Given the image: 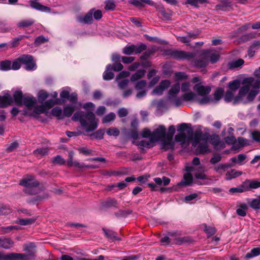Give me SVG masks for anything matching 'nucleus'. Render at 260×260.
<instances>
[{
  "label": "nucleus",
  "instance_id": "obj_19",
  "mask_svg": "<svg viewBox=\"0 0 260 260\" xmlns=\"http://www.w3.org/2000/svg\"><path fill=\"white\" fill-rule=\"evenodd\" d=\"M248 207V205L246 203H241L237 206L236 213L239 216L245 217L247 214Z\"/></svg>",
  "mask_w": 260,
  "mask_h": 260
},
{
  "label": "nucleus",
  "instance_id": "obj_38",
  "mask_svg": "<svg viewBox=\"0 0 260 260\" xmlns=\"http://www.w3.org/2000/svg\"><path fill=\"white\" fill-rule=\"evenodd\" d=\"M94 9H91L82 18V21L85 23H91L93 21L92 15Z\"/></svg>",
  "mask_w": 260,
  "mask_h": 260
},
{
  "label": "nucleus",
  "instance_id": "obj_63",
  "mask_svg": "<svg viewBox=\"0 0 260 260\" xmlns=\"http://www.w3.org/2000/svg\"><path fill=\"white\" fill-rule=\"evenodd\" d=\"M117 114L119 117H124L128 115V111L126 108H121L118 109Z\"/></svg>",
  "mask_w": 260,
  "mask_h": 260
},
{
  "label": "nucleus",
  "instance_id": "obj_18",
  "mask_svg": "<svg viewBox=\"0 0 260 260\" xmlns=\"http://www.w3.org/2000/svg\"><path fill=\"white\" fill-rule=\"evenodd\" d=\"M232 167H233V164L230 162L226 164H219L218 165L214 166L213 168L216 172L218 174H222L226 170V169Z\"/></svg>",
  "mask_w": 260,
  "mask_h": 260
},
{
  "label": "nucleus",
  "instance_id": "obj_8",
  "mask_svg": "<svg viewBox=\"0 0 260 260\" xmlns=\"http://www.w3.org/2000/svg\"><path fill=\"white\" fill-rule=\"evenodd\" d=\"M194 169V167L191 166H186L185 170L187 173L184 174L183 180L178 183L177 185L182 186H187L191 185L193 181V178L191 173L192 172Z\"/></svg>",
  "mask_w": 260,
  "mask_h": 260
},
{
  "label": "nucleus",
  "instance_id": "obj_45",
  "mask_svg": "<svg viewBox=\"0 0 260 260\" xmlns=\"http://www.w3.org/2000/svg\"><path fill=\"white\" fill-rule=\"evenodd\" d=\"M203 230L208 235V237L212 236L216 232V229L213 226H208L205 224L203 225Z\"/></svg>",
  "mask_w": 260,
  "mask_h": 260
},
{
  "label": "nucleus",
  "instance_id": "obj_35",
  "mask_svg": "<svg viewBox=\"0 0 260 260\" xmlns=\"http://www.w3.org/2000/svg\"><path fill=\"white\" fill-rule=\"evenodd\" d=\"M35 23V20L32 19H24L19 21L17 23L19 27H28L32 25Z\"/></svg>",
  "mask_w": 260,
  "mask_h": 260
},
{
  "label": "nucleus",
  "instance_id": "obj_53",
  "mask_svg": "<svg viewBox=\"0 0 260 260\" xmlns=\"http://www.w3.org/2000/svg\"><path fill=\"white\" fill-rule=\"evenodd\" d=\"M146 48V45L143 44H141L139 45H135L134 53L135 54L140 53L145 50Z\"/></svg>",
  "mask_w": 260,
  "mask_h": 260
},
{
  "label": "nucleus",
  "instance_id": "obj_6",
  "mask_svg": "<svg viewBox=\"0 0 260 260\" xmlns=\"http://www.w3.org/2000/svg\"><path fill=\"white\" fill-rule=\"evenodd\" d=\"M61 104L59 99L56 100H49L44 103L42 105L38 106L34 108V115L36 116H38L40 114L45 113L47 114L48 110L52 108L55 104Z\"/></svg>",
  "mask_w": 260,
  "mask_h": 260
},
{
  "label": "nucleus",
  "instance_id": "obj_55",
  "mask_svg": "<svg viewBox=\"0 0 260 260\" xmlns=\"http://www.w3.org/2000/svg\"><path fill=\"white\" fill-rule=\"evenodd\" d=\"M105 8L107 10H113L116 7L113 0H108L105 2Z\"/></svg>",
  "mask_w": 260,
  "mask_h": 260
},
{
  "label": "nucleus",
  "instance_id": "obj_15",
  "mask_svg": "<svg viewBox=\"0 0 260 260\" xmlns=\"http://www.w3.org/2000/svg\"><path fill=\"white\" fill-rule=\"evenodd\" d=\"M83 135L89 136L91 140H101L103 138L104 131H83Z\"/></svg>",
  "mask_w": 260,
  "mask_h": 260
},
{
  "label": "nucleus",
  "instance_id": "obj_40",
  "mask_svg": "<svg viewBox=\"0 0 260 260\" xmlns=\"http://www.w3.org/2000/svg\"><path fill=\"white\" fill-rule=\"evenodd\" d=\"M0 70L2 71L11 70V61L9 60L0 61Z\"/></svg>",
  "mask_w": 260,
  "mask_h": 260
},
{
  "label": "nucleus",
  "instance_id": "obj_27",
  "mask_svg": "<svg viewBox=\"0 0 260 260\" xmlns=\"http://www.w3.org/2000/svg\"><path fill=\"white\" fill-rule=\"evenodd\" d=\"M24 95L21 91H16L14 93L13 98L15 103L17 105H22V100Z\"/></svg>",
  "mask_w": 260,
  "mask_h": 260
},
{
  "label": "nucleus",
  "instance_id": "obj_37",
  "mask_svg": "<svg viewBox=\"0 0 260 260\" xmlns=\"http://www.w3.org/2000/svg\"><path fill=\"white\" fill-rule=\"evenodd\" d=\"M52 114L59 119L63 118V112L60 107H56L52 109Z\"/></svg>",
  "mask_w": 260,
  "mask_h": 260
},
{
  "label": "nucleus",
  "instance_id": "obj_11",
  "mask_svg": "<svg viewBox=\"0 0 260 260\" xmlns=\"http://www.w3.org/2000/svg\"><path fill=\"white\" fill-rule=\"evenodd\" d=\"M13 258L16 260H34L36 257L35 250H28L27 253H11Z\"/></svg>",
  "mask_w": 260,
  "mask_h": 260
},
{
  "label": "nucleus",
  "instance_id": "obj_46",
  "mask_svg": "<svg viewBox=\"0 0 260 260\" xmlns=\"http://www.w3.org/2000/svg\"><path fill=\"white\" fill-rule=\"evenodd\" d=\"M249 206L254 209H260V196L249 202Z\"/></svg>",
  "mask_w": 260,
  "mask_h": 260
},
{
  "label": "nucleus",
  "instance_id": "obj_32",
  "mask_svg": "<svg viewBox=\"0 0 260 260\" xmlns=\"http://www.w3.org/2000/svg\"><path fill=\"white\" fill-rule=\"evenodd\" d=\"M196 94L193 92L185 93L182 95V99L185 101H197Z\"/></svg>",
  "mask_w": 260,
  "mask_h": 260
},
{
  "label": "nucleus",
  "instance_id": "obj_22",
  "mask_svg": "<svg viewBox=\"0 0 260 260\" xmlns=\"http://www.w3.org/2000/svg\"><path fill=\"white\" fill-rule=\"evenodd\" d=\"M204 55L206 58H208V62L210 61L212 63H215L218 59V55L215 53L211 52L209 50H207L204 53Z\"/></svg>",
  "mask_w": 260,
  "mask_h": 260
},
{
  "label": "nucleus",
  "instance_id": "obj_31",
  "mask_svg": "<svg viewBox=\"0 0 260 260\" xmlns=\"http://www.w3.org/2000/svg\"><path fill=\"white\" fill-rule=\"evenodd\" d=\"M118 204L117 201L112 198H109L102 203V206L104 208L116 207Z\"/></svg>",
  "mask_w": 260,
  "mask_h": 260
},
{
  "label": "nucleus",
  "instance_id": "obj_16",
  "mask_svg": "<svg viewBox=\"0 0 260 260\" xmlns=\"http://www.w3.org/2000/svg\"><path fill=\"white\" fill-rule=\"evenodd\" d=\"M30 7L37 10L42 12H48L50 11V8L47 6L42 5L39 3L37 0L29 1Z\"/></svg>",
  "mask_w": 260,
  "mask_h": 260
},
{
  "label": "nucleus",
  "instance_id": "obj_4",
  "mask_svg": "<svg viewBox=\"0 0 260 260\" xmlns=\"http://www.w3.org/2000/svg\"><path fill=\"white\" fill-rule=\"evenodd\" d=\"M94 107V105L91 102L85 104L83 108L87 112L84 113L81 111H77L74 114L72 119L74 121H79L86 130H95L98 127V120L92 112Z\"/></svg>",
  "mask_w": 260,
  "mask_h": 260
},
{
  "label": "nucleus",
  "instance_id": "obj_44",
  "mask_svg": "<svg viewBox=\"0 0 260 260\" xmlns=\"http://www.w3.org/2000/svg\"><path fill=\"white\" fill-rule=\"evenodd\" d=\"M74 111V107L73 106H67L64 108L63 112V118L69 117L73 114Z\"/></svg>",
  "mask_w": 260,
  "mask_h": 260
},
{
  "label": "nucleus",
  "instance_id": "obj_14",
  "mask_svg": "<svg viewBox=\"0 0 260 260\" xmlns=\"http://www.w3.org/2000/svg\"><path fill=\"white\" fill-rule=\"evenodd\" d=\"M193 90L199 95L204 96L208 95L211 91V88L209 86H204L201 83H198L193 86Z\"/></svg>",
  "mask_w": 260,
  "mask_h": 260
},
{
  "label": "nucleus",
  "instance_id": "obj_54",
  "mask_svg": "<svg viewBox=\"0 0 260 260\" xmlns=\"http://www.w3.org/2000/svg\"><path fill=\"white\" fill-rule=\"evenodd\" d=\"M19 144L16 141H14L8 145L6 148L7 152H11L16 149L18 147Z\"/></svg>",
  "mask_w": 260,
  "mask_h": 260
},
{
  "label": "nucleus",
  "instance_id": "obj_49",
  "mask_svg": "<svg viewBox=\"0 0 260 260\" xmlns=\"http://www.w3.org/2000/svg\"><path fill=\"white\" fill-rule=\"evenodd\" d=\"M135 45H132L125 47L123 50L122 52L126 55H131L134 53Z\"/></svg>",
  "mask_w": 260,
  "mask_h": 260
},
{
  "label": "nucleus",
  "instance_id": "obj_5",
  "mask_svg": "<svg viewBox=\"0 0 260 260\" xmlns=\"http://www.w3.org/2000/svg\"><path fill=\"white\" fill-rule=\"evenodd\" d=\"M19 184L25 187L24 192L30 194H35L38 192V187L39 185L34 176H27L23 178Z\"/></svg>",
  "mask_w": 260,
  "mask_h": 260
},
{
  "label": "nucleus",
  "instance_id": "obj_10",
  "mask_svg": "<svg viewBox=\"0 0 260 260\" xmlns=\"http://www.w3.org/2000/svg\"><path fill=\"white\" fill-rule=\"evenodd\" d=\"M169 54L172 57L177 59H189L194 57L193 53L187 52L183 51H170Z\"/></svg>",
  "mask_w": 260,
  "mask_h": 260
},
{
  "label": "nucleus",
  "instance_id": "obj_58",
  "mask_svg": "<svg viewBox=\"0 0 260 260\" xmlns=\"http://www.w3.org/2000/svg\"><path fill=\"white\" fill-rule=\"evenodd\" d=\"M187 76L184 72H177L175 74V80L178 81L186 78Z\"/></svg>",
  "mask_w": 260,
  "mask_h": 260
},
{
  "label": "nucleus",
  "instance_id": "obj_62",
  "mask_svg": "<svg viewBox=\"0 0 260 260\" xmlns=\"http://www.w3.org/2000/svg\"><path fill=\"white\" fill-rule=\"evenodd\" d=\"M198 197V194L196 193H193L189 195L186 196L184 198V201L186 203H189L191 201L196 199Z\"/></svg>",
  "mask_w": 260,
  "mask_h": 260
},
{
  "label": "nucleus",
  "instance_id": "obj_52",
  "mask_svg": "<svg viewBox=\"0 0 260 260\" xmlns=\"http://www.w3.org/2000/svg\"><path fill=\"white\" fill-rule=\"evenodd\" d=\"M106 236L110 239L112 240H118L116 236V233L109 230H104Z\"/></svg>",
  "mask_w": 260,
  "mask_h": 260
},
{
  "label": "nucleus",
  "instance_id": "obj_59",
  "mask_svg": "<svg viewBox=\"0 0 260 260\" xmlns=\"http://www.w3.org/2000/svg\"><path fill=\"white\" fill-rule=\"evenodd\" d=\"M249 187L250 188L256 189L260 187V181L256 180H249Z\"/></svg>",
  "mask_w": 260,
  "mask_h": 260
},
{
  "label": "nucleus",
  "instance_id": "obj_61",
  "mask_svg": "<svg viewBox=\"0 0 260 260\" xmlns=\"http://www.w3.org/2000/svg\"><path fill=\"white\" fill-rule=\"evenodd\" d=\"M48 94L45 91H40L39 93L38 99L39 101L43 103L45 100L48 98Z\"/></svg>",
  "mask_w": 260,
  "mask_h": 260
},
{
  "label": "nucleus",
  "instance_id": "obj_28",
  "mask_svg": "<svg viewBox=\"0 0 260 260\" xmlns=\"http://www.w3.org/2000/svg\"><path fill=\"white\" fill-rule=\"evenodd\" d=\"M168 235L172 240L174 239V240H176L177 244H181L186 241L185 237H177L178 234L177 232H169Z\"/></svg>",
  "mask_w": 260,
  "mask_h": 260
},
{
  "label": "nucleus",
  "instance_id": "obj_20",
  "mask_svg": "<svg viewBox=\"0 0 260 260\" xmlns=\"http://www.w3.org/2000/svg\"><path fill=\"white\" fill-rule=\"evenodd\" d=\"M249 144L250 143L249 140L242 137H239L238 138V141L235 144L234 146L232 147V148L234 150H238L241 147L249 145Z\"/></svg>",
  "mask_w": 260,
  "mask_h": 260
},
{
  "label": "nucleus",
  "instance_id": "obj_21",
  "mask_svg": "<svg viewBox=\"0 0 260 260\" xmlns=\"http://www.w3.org/2000/svg\"><path fill=\"white\" fill-rule=\"evenodd\" d=\"M247 156L244 154H239L237 157H233L230 159V163L233 164L234 166L235 164L243 165L245 163V159Z\"/></svg>",
  "mask_w": 260,
  "mask_h": 260
},
{
  "label": "nucleus",
  "instance_id": "obj_48",
  "mask_svg": "<svg viewBox=\"0 0 260 260\" xmlns=\"http://www.w3.org/2000/svg\"><path fill=\"white\" fill-rule=\"evenodd\" d=\"M194 128L190 123H182L177 125V130H193Z\"/></svg>",
  "mask_w": 260,
  "mask_h": 260
},
{
  "label": "nucleus",
  "instance_id": "obj_9",
  "mask_svg": "<svg viewBox=\"0 0 260 260\" xmlns=\"http://www.w3.org/2000/svg\"><path fill=\"white\" fill-rule=\"evenodd\" d=\"M20 59L21 60L22 64L25 65V69L27 71L35 70L37 68V66L34 61L31 55L25 54L20 56Z\"/></svg>",
  "mask_w": 260,
  "mask_h": 260
},
{
  "label": "nucleus",
  "instance_id": "obj_47",
  "mask_svg": "<svg viewBox=\"0 0 260 260\" xmlns=\"http://www.w3.org/2000/svg\"><path fill=\"white\" fill-rule=\"evenodd\" d=\"M235 95V92H233V91H231L228 90L226 91L225 95L224 96V100L226 102H230L233 101L234 102V100L235 98H234Z\"/></svg>",
  "mask_w": 260,
  "mask_h": 260
},
{
  "label": "nucleus",
  "instance_id": "obj_43",
  "mask_svg": "<svg viewBox=\"0 0 260 260\" xmlns=\"http://www.w3.org/2000/svg\"><path fill=\"white\" fill-rule=\"evenodd\" d=\"M116 115L114 113L110 112L108 114L105 115L102 119L103 123H108L114 120Z\"/></svg>",
  "mask_w": 260,
  "mask_h": 260
},
{
  "label": "nucleus",
  "instance_id": "obj_64",
  "mask_svg": "<svg viewBox=\"0 0 260 260\" xmlns=\"http://www.w3.org/2000/svg\"><path fill=\"white\" fill-rule=\"evenodd\" d=\"M251 136L256 142H260V131H251Z\"/></svg>",
  "mask_w": 260,
  "mask_h": 260
},
{
  "label": "nucleus",
  "instance_id": "obj_30",
  "mask_svg": "<svg viewBox=\"0 0 260 260\" xmlns=\"http://www.w3.org/2000/svg\"><path fill=\"white\" fill-rule=\"evenodd\" d=\"M208 64V58H206L204 53L202 54L201 57L196 60L194 62L195 66L200 68H204Z\"/></svg>",
  "mask_w": 260,
  "mask_h": 260
},
{
  "label": "nucleus",
  "instance_id": "obj_3",
  "mask_svg": "<svg viewBox=\"0 0 260 260\" xmlns=\"http://www.w3.org/2000/svg\"><path fill=\"white\" fill-rule=\"evenodd\" d=\"M242 84L243 85L240 88L238 94L235 97L234 105L251 102L259 92V80H255L252 77L246 78L242 81Z\"/></svg>",
  "mask_w": 260,
  "mask_h": 260
},
{
  "label": "nucleus",
  "instance_id": "obj_51",
  "mask_svg": "<svg viewBox=\"0 0 260 260\" xmlns=\"http://www.w3.org/2000/svg\"><path fill=\"white\" fill-rule=\"evenodd\" d=\"M22 64L21 60L20 59V57L15 60L13 63H11V69L13 70H17L20 69Z\"/></svg>",
  "mask_w": 260,
  "mask_h": 260
},
{
  "label": "nucleus",
  "instance_id": "obj_2",
  "mask_svg": "<svg viewBox=\"0 0 260 260\" xmlns=\"http://www.w3.org/2000/svg\"><path fill=\"white\" fill-rule=\"evenodd\" d=\"M175 136V140L182 145H188L192 143L199 153H205L208 151V143L209 142L214 146H218L220 140L218 135H209L206 131H179Z\"/></svg>",
  "mask_w": 260,
  "mask_h": 260
},
{
  "label": "nucleus",
  "instance_id": "obj_1",
  "mask_svg": "<svg viewBox=\"0 0 260 260\" xmlns=\"http://www.w3.org/2000/svg\"><path fill=\"white\" fill-rule=\"evenodd\" d=\"M131 132L133 143L140 148H150L159 142L161 148L165 150L174 149V142L173 138L175 131H142L141 134L138 133L139 131Z\"/></svg>",
  "mask_w": 260,
  "mask_h": 260
},
{
  "label": "nucleus",
  "instance_id": "obj_60",
  "mask_svg": "<svg viewBox=\"0 0 260 260\" xmlns=\"http://www.w3.org/2000/svg\"><path fill=\"white\" fill-rule=\"evenodd\" d=\"M146 85V82L145 80H141L138 81L136 85L135 88L137 90H142L144 89Z\"/></svg>",
  "mask_w": 260,
  "mask_h": 260
},
{
  "label": "nucleus",
  "instance_id": "obj_33",
  "mask_svg": "<svg viewBox=\"0 0 260 260\" xmlns=\"http://www.w3.org/2000/svg\"><path fill=\"white\" fill-rule=\"evenodd\" d=\"M244 63L242 59H238L233 60L229 63V68L231 69H236L241 67Z\"/></svg>",
  "mask_w": 260,
  "mask_h": 260
},
{
  "label": "nucleus",
  "instance_id": "obj_41",
  "mask_svg": "<svg viewBox=\"0 0 260 260\" xmlns=\"http://www.w3.org/2000/svg\"><path fill=\"white\" fill-rule=\"evenodd\" d=\"M260 254V247L254 248L246 254V257L251 258Z\"/></svg>",
  "mask_w": 260,
  "mask_h": 260
},
{
  "label": "nucleus",
  "instance_id": "obj_25",
  "mask_svg": "<svg viewBox=\"0 0 260 260\" xmlns=\"http://www.w3.org/2000/svg\"><path fill=\"white\" fill-rule=\"evenodd\" d=\"M242 174L241 171H237L235 169H232L226 173V180H230L233 178H236Z\"/></svg>",
  "mask_w": 260,
  "mask_h": 260
},
{
  "label": "nucleus",
  "instance_id": "obj_26",
  "mask_svg": "<svg viewBox=\"0 0 260 260\" xmlns=\"http://www.w3.org/2000/svg\"><path fill=\"white\" fill-rule=\"evenodd\" d=\"M112 65L109 64L107 65L106 71L103 73V79L105 80H110L113 78L114 74L111 72Z\"/></svg>",
  "mask_w": 260,
  "mask_h": 260
},
{
  "label": "nucleus",
  "instance_id": "obj_56",
  "mask_svg": "<svg viewBox=\"0 0 260 260\" xmlns=\"http://www.w3.org/2000/svg\"><path fill=\"white\" fill-rule=\"evenodd\" d=\"M52 162L53 164L62 165L65 163L66 160L60 155H58L53 158Z\"/></svg>",
  "mask_w": 260,
  "mask_h": 260
},
{
  "label": "nucleus",
  "instance_id": "obj_50",
  "mask_svg": "<svg viewBox=\"0 0 260 260\" xmlns=\"http://www.w3.org/2000/svg\"><path fill=\"white\" fill-rule=\"evenodd\" d=\"M224 141L226 144H232L233 146L236 143V138L230 134L229 136L224 138Z\"/></svg>",
  "mask_w": 260,
  "mask_h": 260
},
{
  "label": "nucleus",
  "instance_id": "obj_12",
  "mask_svg": "<svg viewBox=\"0 0 260 260\" xmlns=\"http://www.w3.org/2000/svg\"><path fill=\"white\" fill-rule=\"evenodd\" d=\"M13 101L11 95L8 93H6L3 96H0V108L6 107L11 105ZM5 118V116L0 115V120H4Z\"/></svg>",
  "mask_w": 260,
  "mask_h": 260
},
{
  "label": "nucleus",
  "instance_id": "obj_34",
  "mask_svg": "<svg viewBox=\"0 0 260 260\" xmlns=\"http://www.w3.org/2000/svg\"><path fill=\"white\" fill-rule=\"evenodd\" d=\"M35 221L32 218H18L15 222L22 225H27L32 224Z\"/></svg>",
  "mask_w": 260,
  "mask_h": 260
},
{
  "label": "nucleus",
  "instance_id": "obj_57",
  "mask_svg": "<svg viewBox=\"0 0 260 260\" xmlns=\"http://www.w3.org/2000/svg\"><path fill=\"white\" fill-rule=\"evenodd\" d=\"M48 39L42 36H40L35 39L34 44L36 46H39L41 44L47 42Z\"/></svg>",
  "mask_w": 260,
  "mask_h": 260
},
{
  "label": "nucleus",
  "instance_id": "obj_36",
  "mask_svg": "<svg viewBox=\"0 0 260 260\" xmlns=\"http://www.w3.org/2000/svg\"><path fill=\"white\" fill-rule=\"evenodd\" d=\"M146 71L144 70H139L136 73L133 74L131 78L132 81H135L142 78L145 74Z\"/></svg>",
  "mask_w": 260,
  "mask_h": 260
},
{
  "label": "nucleus",
  "instance_id": "obj_13",
  "mask_svg": "<svg viewBox=\"0 0 260 260\" xmlns=\"http://www.w3.org/2000/svg\"><path fill=\"white\" fill-rule=\"evenodd\" d=\"M200 169L201 172L198 171L193 173L195 178L202 180V181L199 182L200 184H209L212 182V180L208 178L207 175L204 173V170L203 168H201Z\"/></svg>",
  "mask_w": 260,
  "mask_h": 260
},
{
  "label": "nucleus",
  "instance_id": "obj_7",
  "mask_svg": "<svg viewBox=\"0 0 260 260\" xmlns=\"http://www.w3.org/2000/svg\"><path fill=\"white\" fill-rule=\"evenodd\" d=\"M22 105L26 106V110L25 113L26 115L37 117L34 115V108L38 107V106H35L36 104V100L35 98L30 96L24 95L22 100Z\"/></svg>",
  "mask_w": 260,
  "mask_h": 260
},
{
  "label": "nucleus",
  "instance_id": "obj_39",
  "mask_svg": "<svg viewBox=\"0 0 260 260\" xmlns=\"http://www.w3.org/2000/svg\"><path fill=\"white\" fill-rule=\"evenodd\" d=\"M48 151L49 150L46 147L40 148L35 150L34 151V153L36 156L38 157H41L46 155L48 152Z\"/></svg>",
  "mask_w": 260,
  "mask_h": 260
},
{
  "label": "nucleus",
  "instance_id": "obj_29",
  "mask_svg": "<svg viewBox=\"0 0 260 260\" xmlns=\"http://www.w3.org/2000/svg\"><path fill=\"white\" fill-rule=\"evenodd\" d=\"M224 92V89L222 88H218L214 92L213 98V104H216L221 98Z\"/></svg>",
  "mask_w": 260,
  "mask_h": 260
},
{
  "label": "nucleus",
  "instance_id": "obj_24",
  "mask_svg": "<svg viewBox=\"0 0 260 260\" xmlns=\"http://www.w3.org/2000/svg\"><path fill=\"white\" fill-rule=\"evenodd\" d=\"M14 245L13 241L10 238H2L0 237V246L5 249H10Z\"/></svg>",
  "mask_w": 260,
  "mask_h": 260
},
{
  "label": "nucleus",
  "instance_id": "obj_17",
  "mask_svg": "<svg viewBox=\"0 0 260 260\" xmlns=\"http://www.w3.org/2000/svg\"><path fill=\"white\" fill-rule=\"evenodd\" d=\"M180 90V86L179 83H176L173 85L168 92V99L169 100H172L176 98L177 94Z\"/></svg>",
  "mask_w": 260,
  "mask_h": 260
},
{
  "label": "nucleus",
  "instance_id": "obj_42",
  "mask_svg": "<svg viewBox=\"0 0 260 260\" xmlns=\"http://www.w3.org/2000/svg\"><path fill=\"white\" fill-rule=\"evenodd\" d=\"M240 82L238 80H235L229 83L230 90L235 93L236 91L239 88Z\"/></svg>",
  "mask_w": 260,
  "mask_h": 260
},
{
  "label": "nucleus",
  "instance_id": "obj_23",
  "mask_svg": "<svg viewBox=\"0 0 260 260\" xmlns=\"http://www.w3.org/2000/svg\"><path fill=\"white\" fill-rule=\"evenodd\" d=\"M201 98H197L196 102L200 105H208L213 104L212 95H204Z\"/></svg>",
  "mask_w": 260,
  "mask_h": 260
}]
</instances>
